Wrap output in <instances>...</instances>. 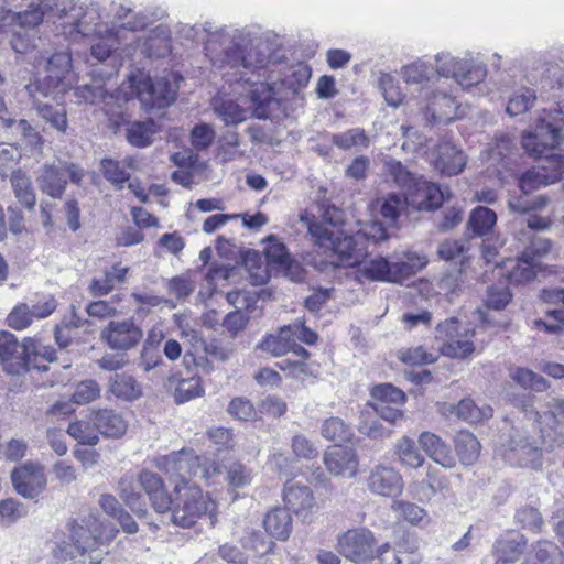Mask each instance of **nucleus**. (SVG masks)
<instances>
[{
  "instance_id": "obj_16",
  "label": "nucleus",
  "mask_w": 564,
  "mask_h": 564,
  "mask_svg": "<svg viewBox=\"0 0 564 564\" xmlns=\"http://www.w3.org/2000/svg\"><path fill=\"white\" fill-rule=\"evenodd\" d=\"M503 455L510 464L520 467L538 470L543 465L540 443L530 441L527 432L518 427H512Z\"/></svg>"
},
{
  "instance_id": "obj_28",
  "label": "nucleus",
  "mask_w": 564,
  "mask_h": 564,
  "mask_svg": "<svg viewBox=\"0 0 564 564\" xmlns=\"http://www.w3.org/2000/svg\"><path fill=\"white\" fill-rule=\"evenodd\" d=\"M290 332L291 329L288 325L281 327L276 334H271L263 338L258 348L274 357L293 352L296 357L307 359L310 352L294 340Z\"/></svg>"
},
{
  "instance_id": "obj_2",
  "label": "nucleus",
  "mask_w": 564,
  "mask_h": 564,
  "mask_svg": "<svg viewBox=\"0 0 564 564\" xmlns=\"http://www.w3.org/2000/svg\"><path fill=\"white\" fill-rule=\"evenodd\" d=\"M53 12L57 18L54 23L69 37L104 36L110 33L106 9L98 1L78 4L76 0H56Z\"/></svg>"
},
{
  "instance_id": "obj_47",
  "label": "nucleus",
  "mask_w": 564,
  "mask_h": 564,
  "mask_svg": "<svg viewBox=\"0 0 564 564\" xmlns=\"http://www.w3.org/2000/svg\"><path fill=\"white\" fill-rule=\"evenodd\" d=\"M384 173L388 181L408 193L415 182L421 177L412 173L400 161L388 160L384 162Z\"/></svg>"
},
{
  "instance_id": "obj_54",
  "label": "nucleus",
  "mask_w": 564,
  "mask_h": 564,
  "mask_svg": "<svg viewBox=\"0 0 564 564\" xmlns=\"http://www.w3.org/2000/svg\"><path fill=\"white\" fill-rule=\"evenodd\" d=\"M330 141L340 150H361L368 148L370 143L369 138L361 128H352L340 133H334Z\"/></svg>"
},
{
  "instance_id": "obj_55",
  "label": "nucleus",
  "mask_w": 564,
  "mask_h": 564,
  "mask_svg": "<svg viewBox=\"0 0 564 564\" xmlns=\"http://www.w3.org/2000/svg\"><path fill=\"white\" fill-rule=\"evenodd\" d=\"M391 509L398 518L403 519L413 525H420L424 522H429L426 510L416 503L404 500H394L391 505Z\"/></svg>"
},
{
  "instance_id": "obj_51",
  "label": "nucleus",
  "mask_w": 564,
  "mask_h": 564,
  "mask_svg": "<svg viewBox=\"0 0 564 564\" xmlns=\"http://www.w3.org/2000/svg\"><path fill=\"white\" fill-rule=\"evenodd\" d=\"M496 223L497 215L492 209L478 206L469 215L467 229L475 236H485L492 230Z\"/></svg>"
},
{
  "instance_id": "obj_43",
  "label": "nucleus",
  "mask_w": 564,
  "mask_h": 564,
  "mask_svg": "<svg viewBox=\"0 0 564 564\" xmlns=\"http://www.w3.org/2000/svg\"><path fill=\"white\" fill-rule=\"evenodd\" d=\"M538 96L535 89L531 87H519L513 90L508 99L506 112L510 117H517L530 111L536 104Z\"/></svg>"
},
{
  "instance_id": "obj_41",
  "label": "nucleus",
  "mask_w": 564,
  "mask_h": 564,
  "mask_svg": "<svg viewBox=\"0 0 564 564\" xmlns=\"http://www.w3.org/2000/svg\"><path fill=\"white\" fill-rule=\"evenodd\" d=\"M394 455L402 467L419 469L425 464V457L415 442L409 436H402L394 444Z\"/></svg>"
},
{
  "instance_id": "obj_33",
  "label": "nucleus",
  "mask_w": 564,
  "mask_h": 564,
  "mask_svg": "<svg viewBox=\"0 0 564 564\" xmlns=\"http://www.w3.org/2000/svg\"><path fill=\"white\" fill-rule=\"evenodd\" d=\"M91 420L95 422L98 433L108 437H120L126 433L128 427L122 415L109 409L94 412Z\"/></svg>"
},
{
  "instance_id": "obj_37",
  "label": "nucleus",
  "mask_w": 564,
  "mask_h": 564,
  "mask_svg": "<svg viewBox=\"0 0 564 564\" xmlns=\"http://www.w3.org/2000/svg\"><path fill=\"white\" fill-rule=\"evenodd\" d=\"M138 488L139 485L134 475L126 474L119 481L118 494L132 512L141 518L147 514V508Z\"/></svg>"
},
{
  "instance_id": "obj_34",
  "label": "nucleus",
  "mask_w": 564,
  "mask_h": 564,
  "mask_svg": "<svg viewBox=\"0 0 564 564\" xmlns=\"http://www.w3.org/2000/svg\"><path fill=\"white\" fill-rule=\"evenodd\" d=\"M401 77L405 84L419 86L425 93L430 89L427 85L433 82L436 75L431 64L417 59L401 68Z\"/></svg>"
},
{
  "instance_id": "obj_27",
  "label": "nucleus",
  "mask_w": 564,
  "mask_h": 564,
  "mask_svg": "<svg viewBox=\"0 0 564 564\" xmlns=\"http://www.w3.org/2000/svg\"><path fill=\"white\" fill-rule=\"evenodd\" d=\"M283 500L289 511L304 519L316 506L311 487L297 481H288L284 485Z\"/></svg>"
},
{
  "instance_id": "obj_61",
  "label": "nucleus",
  "mask_w": 564,
  "mask_h": 564,
  "mask_svg": "<svg viewBox=\"0 0 564 564\" xmlns=\"http://www.w3.org/2000/svg\"><path fill=\"white\" fill-rule=\"evenodd\" d=\"M516 149L514 141L508 135L496 137L489 144L488 159L492 163L505 164L506 160L513 153Z\"/></svg>"
},
{
  "instance_id": "obj_64",
  "label": "nucleus",
  "mask_w": 564,
  "mask_h": 564,
  "mask_svg": "<svg viewBox=\"0 0 564 564\" xmlns=\"http://www.w3.org/2000/svg\"><path fill=\"white\" fill-rule=\"evenodd\" d=\"M215 112L226 126L238 124L247 119V111L232 100L223 101L217 105Z\"/></svg>"
},
{
  "instance_id": "obj_13",
  "label": "nucleus",
  "mask_w": 564,
  "mask_h": 564,
  "mask_svg": "<svg viewBox=\"0 0 564 564\" xmlns=\"http://www.w3.org/2000/svg\"><path fill=\"white\" fill-rule=\"evenodd\" d=\"M435 74L444 77H453L457 85L467 89L482 82L486 69L482 64L473 59H458L449 53H438L435 56Z\"/></svg>"
},
{
  "instance_id": "obj_50",
  "label": "nucleus",
  "mask_w": 564,
  "mask_h": 564,
  "mask_svg": "<svg viewBox=\"0 0 564 564\" xmlns=\"http://www.w3.org/2000/svg\"><path fill=\"white\" fill-rule=\"evenodd\" d=\"M11 186L15 198L26 209H33L36 203L35 193L31 180L21 170L12 171Z\"/></svg>"
},
{
  "instance_id": "obj_60",
  "label": "nucleus",
  "mask_w": 564,
  "mask_h": 564,
  "mask_svg": "<svg viewBox=\"0 0 564 564\" xmlns=\"http://www.w3.org/2000/svg\"><path fill=\"white\" fill-rule=\"evenodd\" d=\"M67 433L80 444L96 445L99 441L98 430L93 420H80L69 424Z\"/></svg>"
},
{
  "instance_id": "obj_12",
  "label": "nucleus",
  "mask_w": 564,
  "mask_h": 564,
  "mask_svg": "<svg viewBox=\"0 0 564 564\" xmlns=\"http://www.w3.org/2000/svg\"><path fill=\"white\" fill-rule=\"evenodd\" d=\"M30 349L29 338L19 341L12 333L0 332V361L8 373L19 376L30 369L47 370L46 365L32 361Z\"/></svg>"
},
{
  "instance_id": "obj_42",
  "label": "nucleus",
  "mask_w": 564,
  "mask_h": 564,
  "mask_svg": "<svg viewBox=\"0 0 564 564\" xmlns=\"http://www.w3.org/2000/svg\"><path fill=\"white\" fill-rule=\"evenodd\" d=\"M109 383V392L118 399L133 401L142 394L140 383L128 373H115Z\"/></svg>"
},
{
  "instance_id": "obj_11",
  "label": "nucleus",
  "mask_w": 564,
  "mask_h": 564,
  "mask_svg": "<svg viewBox=\"0 0 564 564\" xmlns=\"http://www.w3.org/2000/svg\"><path fill=\"white\" fill-rule=\"evenodd\" d=\"M474 336L475 329L462 324L455 317L440 323L436 327V338L444 341L440 350L444 356L451 358L469 357L475 350Z\"/></svg>"
},
{
  "instance_id": "obj_58",
  "label": "nucleus",
  "mask_w": 564,
  "mask_h": 564,
  "mask_svg": "<svg viewBox=\"0 0 564 564\" xmlns=\"http://www.w3.org/2000/svg\"><path fill=\"white\" fill-rule=\"evenodd\" d=\"M227 413L235 420L253 422L259 420L258 408L246 397H235L227 406Z\"/></svg>"
},
{
  "instance_id": "obj_35",
  "label": "nucleus",
  "mask_w": 564,
  "mask_h": 564,
  "mask_svg": "<svg viewBox=\"0 0 564 564\" xmlns=\"http://www.w3.org/2000/svg\"><path fill=\"white\" fill-rule=\"evenodd\" d=\"M536 261L527 258L523 253L517 259H509L502 264L507 279L511 283H525L535 278Z\"/></svg>"
},
{
  "instance_id": "obj_8",
  "label": "nucleus",
  "mask_w": 564,
  "mask_h": 564,
  "mask_svg": "<svg viewBox=\"0 0 564 564\" xmlns=\"http://www.w3.org/2000/svg\"><path fill=\"white\" fill-rule=\"evenodd\" d=\"M75 97L80 102L100 105L104 113L115 128L126 121V104L129 101L126 84H121L116 93L110 94L104 84L97 80L93 84L77 86Z\"/></svg>"
},
{
  "instance_id": "obj_31",
  "label": "nucleus",
  "mask_w": 564,
  "mask_h": 564,
  "mask_svg": "<svg viewBox=\"0 0 564 564\" xmlns=\"http://www.w3.org/2000/svg\"><path fill=\"white\" fill-rule=\"evenodd\" d=\"M417 443L421 449L436 464L451 469L456 465L451 446L438 435L432 432H422Z\"/></svg>"
},
{
  "instance_id": "obj_25",
  "label": "nucleus",
  "mask_w": 564,
  "mask_h": 564,
  "mask_svg": "<svg viewBox=\"0 0 564 564\" xmlns=\"http://www.w3.org/2000/svg\"><path fill=\"white\" fill-rule=\"evenodd\" d=\"M406 205L417 210H434L441 207L445 193L434 183L420 177L408 193H404Z\"/></svg>"
},
{
  "instance_id": "obj_62",
  "label": "nucleus",
  "mask_w": 564,
  "mask_h": 564,
  "mask_svg": "<svg viewBox=\"0 0 564 564\" xmlns=\"http://www.w3.org/2000/svg\"><path fill=\"white\" fill-rule=\"evenodd\" d=\"M378 85L384 100L389 106L395 108L402 104L404 95L402 94L398 83L395 82V78L392 75L381 73L378 79Z\"/></svg>"
},
{
  "instance_id": "obj_53",
  "label": "nucleus",
  "mask_w": 564,
  "mask_h": 564,
  "mask_svg": "<svg viewBox=\"0 0 564 564\" xmlns=\"http://www.w3.org/2000/svg\"><path fill=\"white\" fill-rule=\"evenodd\" d=\"M155 132L153 120L133 121L127 128V140L134 147L145 148L152 143Z\"/></svg>"
},
{
  "instance_id": "obj_59",
  "label": "nucleus",
  "mask_w": 564,
  "mask_h": 564,
  "mask_svg": "<svg viewBox=\"0 0 564 564\" xmlns=\"http://www.w3.org/2000/svg\"><path fill=\"white\" fill-rule=\"evenodd\" d=\"M311 78V68L304 64H297L289 69V73L281 79V86L291 90L294 95L307 85Z\"/></svg>"
},
{
  "instance_id": "obj_45",
  "label": "nucleus",
  "mask_w": 564,
  "mask_h": 564,
  "mask_svg": "<svg viewBox=\"0 0 564 564\" xmlns=\"http://www.w3.org/2000/svg\"><path fill=\"white\" fill-rule=\"evenodd\" d=\"M480 443L474 434L459 432L455 437V449L463 465L469 466L477 462L480 454Z\"/></svg>"
},
{
  "instance_id": "obj_1",
  "label": "nucleus",
  "mask_w": 564,
  "mask_h": 564,
  "mask_svg": "<svg viewBox=\"0 0 564 564\" xmlns=\"http://www.w3.org/2000/svg\"><path fill=\"white\" fill-rule=\"evenodd\" d=\"M206 54L215 67L230 68L241 67L239 80L250 86L249 98L253 108V116L258 119H268L273 110L279 107L273 87L264 82H253L247 75L264 70L269 59L264 51L259 46H251L248 52L235 43L231 37L221 30L207 41Z\"/></svg>"
},
{
  "instance_id": "obj_29",
  "label": "nucleus",
  "mask_w": 564,
  "mask_h": 564,
  "mask_svg": "<svg viewBox=\"0 0 564 564\" xmlns=\"http://www.w3.org/2000/svg\"><path fill=\"white\" fill-rule=\"evenodd\" d=\"M409 489L419 501L427 502L435 495L448 491L449 480L440 470L429 465L425 477L422 480L412 481Z\"/></svg>"
},
{
  "instance_id": "obj_10",
  "label": "nucleus",
  "mask_w": 564,
  "mask_h": 564,
  "mask_svg": "<svg viewBox=\"0 0 564 564\" xmlns=\"http://www.w3.org/2000/svg\"><path fill=\"white\" fill-rule=\"evenodd\" d=\"M85 176L84 170L72 162L57 160L43 164L36 174L39 188L52 198H62L68 178L79 185Z\"/></svg>"
},
{
  "instance_id": "obj_46",
  "label": "nucleus",
  "mask_w": 564,
  "mask_h": 564,
  "mask_svg": "<svg viewBox=\"0 0 564 564\" xmlns=\"http://www.w3.org/2000/svg\"><path fill=\"white\" fill-rule=\"evenodd\" d=\"M378 413L367 404L360 412L358 431L373 440L387 438L391 435V430L384 427Z\"/></svg>"
},
{
  "instance_id": "obj_26",
  "label": "nucleus",
  "mask_w": 564,
  "mask_h": 564,
  "mask_svg": "<svg viewBox=\"0 0 564 564\" xmlns=\"http://www.w3.org/2000/svg\"><path fill=\"white\" fill-rule=\"evenodd\" d=\"M326 469L334 476L352 478L358 471V456L354 448L348 446H333L324 454Z\"/></svg>"
},
{
  "instance_id": "obj_6",
  "label": "nucleus",
  "mask_w": 564,
  "mask_h": 564,
  "mask_svg": "<svg viewBox=\"0 0 564 564\" xmlns=\"http://www.w3.org/2000/svg\"><path fill=\"white\" fill-rule=\"evenodd\" d=\"M70 541L62 542L55 550V557L61 561L87 558L91 564H100L107 553V545L99 539L96 519L89 520V527L75 524L70 528Z\"/></svg>"
},
{
  "instance_id": "obj_22",
  "label": "nucleus",
  "mask_w": 564,
  "mask_h": 564,
  "mask_svg": "<svg viewBox=\"0 0 564 564\" xmlns=\"http://www.w3.org/2000/svg\"><path fill=\"white\" fill-rule=\"evenodd\" d=\"M11 479L17 492L31 499L42 492L46 486L43 467L32 462L15 467Z\"/></svg>"
},
{
  "instance_id": "obj_40",
  "label": "nucleus",
  "mask_w": 564,
  "mask_h": 564,
  "mask_svg": "<svg viewBox=\"0 0 564 564\" xmlns=\"http://www.w3.org/2000/svg\"><path fill=\"white\" fill-rule=\"evenodd\" d=\"M358 279L378 282H391V265L383 257H376L369 260L365 258L357 264Z\"/></svg>"
},
{
  "instance_id": "obj_44",
  "label": "nucleus",
  "mask_w": 564,
  "mask_h": 564,
  "mask_svg": "<svg viewBox=\"0 0 564 564\" xmlns=\"http://www.w3.org/2000/svg\"><path fill=\"white\" fill-rule=\"evenodd\" d=\"M133 160L127 158L122 161L112 159H102L100 161V169L104 177L118 188H122L123 184L129 181L130 173L128 169L132 167Z\"/></svg>"
},
{
  "instance_id": "obj_30",
  "label": "nucleus",
  "mask_w": 564,
  "mask_h": 564,
  "mask_svg": "<svg viewBox=\"0 0 564 564\" xmlns=\"http://www.w3.org/2000/svg\"><path fill=\"white\" fill-rule=\"evenodd\" d=\"M137 481L149 497L152 507L159 513H164L171 510V498L164 488L163 480L150 470H142Z\"/></svg>"
},
{
  "instance_id": "obj_4",
  "label": "nucleus",
  "mask_w": 564,
  "mask_h": 564,
  "mask_svg": "<svg viewBox=\"0 0 564 564\" xmlns=\"http://www.w3.org/2000/svg\"><path fill=\"white\" fill-rule=\"evenodd\" d=\"M124 84L129 100L137 96L145 110L170 107L176 100L180 89L175 74L151 78L139 72L130 75Z\"/></svg>"
},
{
  "instance_id": "obj_38",
  "label": "nucleus",
  "mask_w": 564,
  "mask_h": 564,
  "mask_svg": "<svg viewBox=\"0 0 564 564\" xmlns=\"http://www.w3.org/2000/svg\"><path fill=\"white\" fill-rule=\"evenodd\" d=\"M263 525L271 536L284 541L291 533L292 518L288 509L274 508L265 514Z\"/></svg>"
},
{
  "instance_id": "obj_39",
  "label": "nucleus",
  "mask_w": 564,
  "mask_h": 564,
  "mask_svg": "<svg viewBox=\"0 0 564 564\" xmlns=\"http://www.w3.org/2000/svg\"><path fill=\"white\" fill-rule=\"evenodd\" d=\"M129 268L115 264L110 270L106 271L102 276L94 278L88 286L93 296L99 297L109 294L116 284L123 283Z\"/></svg>"
},
{
  "instance_id": "obj_21",
  "label": "nucleus",
  "mask_w": 564,
  "mask_h": 564,
  "mask_svg": "<svg viewBox=\"0 0 564 564\" xmlns=\"http://www.w3.org/2000/svg\"><path fill=\"white\" fill-rule=\"evenodd\" d=\"M547 163L549 165L534 166L519 177L522 193L529 194L564 178V158H553Z\"/></svg>"
},
{
  "instance_id": "obj_7",
  "label": "nucleus",
  "mask_w": 564,
  "mask_h": 564,
  "mask_svg": "<svg viewBox=\"0 0 564 564\" xmlns=\"http://www.w3.org/2000/svg\"><path fill=\"white\" fill-rule=\"evenodd\" d=\"M564 141V111L554 108L544 111L533 130L522 137V147L532 156H543Z\"/></svg>"
},
{
  "instance_id": "obj_56",
  "label": "nucleus",
  "mask_w": 564,
  "mask_h": 564,
  "mask_svg": "<svg viewBox=\"0 0 564 564\" xmlns=\"http://www.w3.org/2000/svg\"><path fill=\"white\" fill-rule=\"evenodd\" d=\"M510 378L524 389L543 392L550 388L549 381L528 368L517 367L510 370Z\"/></svg>"
},
{
  "instance_id": "obj_20",
  "label": "nucleus",
  "mask_w": 564,
  "mask_h": 564,
  "mask_svg": "<svg viewBox=\"0 0 564 564\" xmlns=\"http://www.w3.org/2000/svg\"><path fill=\"white\" fill-rule=\"evenodd\" d=\"M338 552L347 560L365 564L376 553V540L367 529L348 530L338 539Z\"/></svg>"
},
{
  "instance_id": "obj_63",
  "label": "nucleus",
  "mask_w": 564,
  "mask_h": 564,
  "mask_svg": "<svg viewBox=\"0 0 564 564\" xmlns=\"http://www.w3.org/2000/svg\"><path fill=\"white\" fill-rule=\"evenodd\" d=\"M204 389L200 380L197 377L182 379L178 381L175 391L174 400L176 403H185L203 394Z\"/></svg>"
},
{
  "instance_id": "obj_9",
  "label": "nucleus",
  "mask_w": 564,
  "mask_h": 564,
  "mask_svg": "<svg viewBox=\"0 0 564 564\" xmlns=\"http://www.w3.org/2000/svg\"><path fill=\"white\" fill-rule=\"evenodd\" d=\"M176 499L172 508V522L182 528H191L199 518L212 512L213 501L196 485H176Z\"/></svg>"
},
{
  "instance_id": "obj_36",
  "label": "nucleus",
  "mask_w": 564,
  "mask_h": 564,
  "mask_svg": "<svg viewBox=\"0 0 564 564\" xmlns=\"http://www.w3.org/2000/svg\"><path fill=\"white\" fill-rule=\"evenodd\" d=\"M426 263L427 260L424 256L414 252L405 253L399 261L390 262L391 282L403 283V281L422 270Z\"/></svg>"
},
{
  "instance_id": "obj_57",
  "label": "nucleus",
  "mask_w": 564,
  "mask_h": 564,
  "mask_svg": "<svg viewBox=\"0 0 564 564\" xmlns=\"http://www.w3.org/2000/svg\"><path fill=\"white\" fill-rule=\"evenodd\" d=\"M492 416V408L489 405L478 406L471 399H463L458 402L456 417L468 423H479Z\"/></svg>"
},
{
  "instance_id": "obj_49",
  "label": "nucleus",
  "mask_w": 564,
  "mask_h": 564,
  "mask_svg": "<svg viewBox=\"0 0 564 564\" xmlns=\"http://www.w3.org/2000/svg\"><path fill=\"white\" fill-rule=\"evenodd\" d=\"M525 541L522 535L513 534L501 538L495 543L498 560L503 563H514L523 553Z\"/></svg>"
},
{
  "instance_id": "obj_5",
  "label": "nucleus",
  "mask_w": 564,
  "mask_h": 564,
  "mask_svg": "<svg viewBox=\"0 0 564 564\" xmlns=\"http://www.w3.org/2000/svg\"><path fill=\"white\" fill-rule=\"evenodd\" d=\"M13 13L18 32L12 41V50L26 54L37 46L41 40V26L44 21V0H3Z\"/></svg>"
},
{
  "instance_id": "obj_14",
  "label": "nucleus",
  "mask_w": 564,
  "mask_h": 564,
  "mask_svg": "<svg viewBox=\"0 0 564 564\" xmlns=\"http://www.w3.org/2000/svg\"><path fill=\"white\" fill-rule=\"evenodd\" d=\"M42 65L46 75L28 86V89L29 91H39L44 97L55 98L57 93L66 89L64 79L72 67L70 55L66 52L55 53L48 58L40 61L39 66Z\"/></svg>"
},
{
  "instance_id": "obj_17",
  "label": "nucleus",
  "mask_w": 564,
  "mask_h": 564,
  "mask_svg": "<svg viewBox=\"0 0 564 564\" xmlns=\"http://www.w3.org/2000/svg\"><path fill=\"white\" fill-rule=\"evenodd\" d=\"M156 467L163 470L176 485H191L192 477L198 475L199 456L193 449H181L156 459Z\"/></svg>"
},
{
  "instance_id": "obj_52",
  "label": "nucleus",
  "mask_w": 564,
  "mask_h": 564,
  "mask_svg": "<svg viewBox=\"0 0 564 564\" xmlns=\"http://www.w3.org/2000/svg\"><path fill=\"white\" fill-rule=\"evenodd\" d=\"M111 9L115 12L113 23L118 24V30L137 31L142 30L148 25L147 18L133 13L130 7L122 3H111Z\"/></svg>"
},
{
  "instance_id": "obj_32",
  "label": "nucleus",
  "mask_w": 564,
  "mask_h": 564,
  "mask_svg": "<svg viewBox=\"0 0 564 564\" xmlns=\"http://www.w3.org/2000/svg\"><path fill=\"white\" fill-rule=\"evenodd\" d=\"M32 98V107L36 113L47 122L51 128L61 133H65L68 128L67 111L64 105H51L44 102L41 98H45L39 91H29Z\"/></svg>"
},
{
  "instance_id": "obj_15",
  "label": "nucleus",
  "mask_w": 564,
  "mask_h": 564,
  "mask_svg": "<svg viewBox=\"0 0 564 564\" xmlns=\"http://www.w3.org/2000/svg\"><path fill=\"white\" fill-rule=\"evenodd\" d=\"M267 240L268 246L264 250L267 265H259L254 271H250V279L254 285H262L268 282L270 276L269 268L285 276L290 275L291 279H293V270L297 271L299 269V265L293 262L283 242L274 236H269Z\"/></svg>"
},
{
  "instance_id": "obj_23",
  "label": "nucleus",
  "mask_w": 564,
  "mask_h": 564,
  "mask_svg": "<svg viewBox=\"0 0 564 564\" xmlns=\"http://www.w3.org/2000/svg\"><path fill=\"white\" fill-rule=\"evenodd\" d=\"M367 486L375 495L395 497L402 494L404 482L401 474L394 467L378 464L371 468Z\"/></svg>"
},
{
  "instance_id": "obj_18",
  "label": "nucleus",
  "mask_w": 564,
  "mask_h": 564,
  "mask_svg": "<svg viewBox=\"0 0 564 564\" xmlns=\"http://www.w3.org/2000/svg\"><path fill=\"white\" fill-rule=\"evenodd\" d=\"M143 338L141 327L133 318L110 321L101 330L100 339L112 350L127 351Z\"/></svg>"
},
{
  "instance_id": "obj_48",
  "label": "nucleus",
  "mask_w": 564,
  "mask_h": 564,
  "mask_svg": "<svg viewBox=\"0 0 564 564\" xmlns=\"http://www.w3.org/2000/svg\"><path fill=\"white\" fill-rule=\"evenodd\" d=\"M562 551L551 541H539L525 556V564H558Z\"/></svg>"
},
{
  "instance_id": "obj_3",
  "label": "nucleus",
  "mask_w": 564,
  "mask_h": 564,
  "mask_svg": "<svg viewBox=\"0 0 564 564\" xmlns=\"http://www.w3.org/2000/svg\"><path fill=\"white\" fill-rule=\"evenodd\" d=\"M300 221L306 227L315 245L329 252L334 265L356 267L366 256V238L362 235H343L339 230L325 228L312 221L307 210L300 214Z\"/></svg>"
},
{
  "instance_id": "obj_24",
  "label": "nucleus",
  "mask_w": 564,
  "mask_h": 564,
  "mask_svg": "<svg viewBox=\"0 0 564 564\" xmlns=\"http://www.w3.org/2000/svg\"><path fill=\"white\" fill-rule=\"evenodd\" d=\"M467 162V158L451 140H442L431 153V163L441 174L454 176L459 174Z\"/></svg>"
},
{
  "instance_id": "obj_19",
  "label": "nucleus",
  "mask_w": 564,
  "mask_h": 564,
  "mask_svg": "<svg viewBox=\"0 0 564 564\" xmlns=\"http://www.w3.org/2000/svg\"><path fill=\"white\" fill-rule=\"evenodd\" d=\"M421 109L430 123H449L459 117L457 102L440 85L423 94Z\"/></svg>"
}]
</instances>
